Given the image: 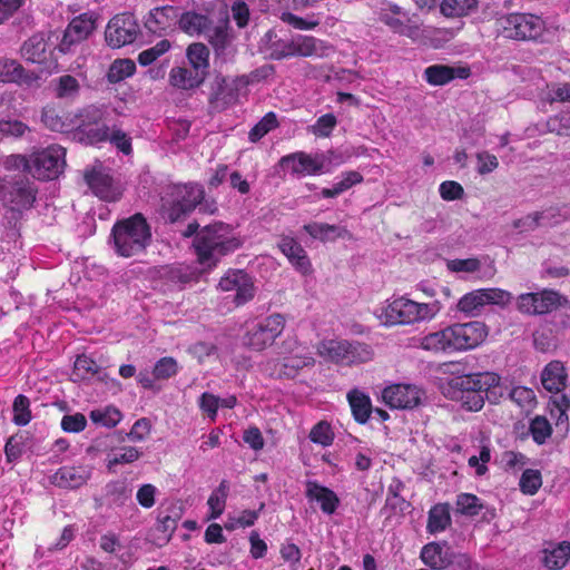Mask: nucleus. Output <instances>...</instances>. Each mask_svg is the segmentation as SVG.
I'll return each instance as SVG.
<instances>
[{
    "label": "nucleus",
    "instance_id": "72a5a7b5",
    "mask_svg": "<svg viewBox=\"0 0 570 570\" xmlns=\"http://www.w3.org/2000/svg\"><path fill=\"white\" fill-rule=\"evenodd\" d=\"M347 400L355 421L361 424L366 423L373 412L370 397L357 390H353L348 392Z\"/></svg>",
    "mask_w": 570,
    "mask_h": 570
},
{
    "label": "nucleus",
    "instance_id": "774afa93",
    "mask_svg": "<svg viewBox=\"0 0 570 570\" xmlns=\"http://www.w3.org/2000/svg\"><path fill=\"white\" fill-rule=\"evenodd\" d=\"M548 128L550 131H556L558 135L570 134V110L561 112L559 116L548 120Z\"/></svg>",
    "mask_w": 570,
    "mask_h": 570
},
{
    "label": "nucleus",
    "instance_id": "f8f14e48",
    "mask_svg": "<svg viewBox=\"0 0 570 570\" xmlns=\"http://www.w3.org/2000/svg\"><path fill=\"white\" fill-rule=\"evenodd\" d=\"M66 149L52 145L33 153L29 158V174L39 180L57 178L63 170Z\"/></svg>",
    "mask_w": 570,
    "mask_h": 570
},
{
    "label": "nucleus",
    "instance_id": "7c9ffc66",
    "mask_svg": "<svg viewBox=\"0 0 570 570\" xmlns=\"http://www.w3.org/2000/svg\"><path fill=\"white\" fill-rule=\"evenodd\" d=\"M209 22L207 16L195 11H186L178 19L179 29L189 36H203L208 30Z\"/></svg>",
    "mask_w": 570,
    "mask_h": 570
},
{
    "label": "nucleus",
    "instance_id": "de8ad7c7",
    "mask_svg": "<svg viewBox=\"0 0 570 570\" xmlns=\"http://www.w3.org/2000/svg\"><path fill=\"white\" fill-rule=\"evenodd\" d=\"M456 511L460 514L474 517L484 508L482 501L474 494L461 493L456 497Z\"/></svg>",
    "mask_w": 570,
    "mask_h": 570
},
{
    "label": "nucleus",
    "instance_id": "b1692460",
    "mask_svg": "<svg viewBox=\"0 0 570 570\" xmlns=\"http://www.w3.org/2000/svg\"><path fill=\"white\" fill-rule=\"evenodd\" d=\"M305 495L309 501L318 502L321 510L326 514H333L340 505L336 493L316 481L308 480L306 482Z\"/></svg>",
    "mask_w": 570,
    "mask_h": 570
},
{
    "label": "nucleus",
    "instance_id": "39448f33",
    "mask_svg": "<svg viewBox=\"0 0 570 570\" xmlns=\"http://www.w3.org/2000/svg\"><path fill=\"white\" fill-rule=\"evenodd\" d=\"M111 236L116 253L122 257L139 255L151 240L150 226L139 213L117 222Z\"/></svg>",
    "mask_w": 570,
    "mask_h": 570
},
{
    "label": "nucleus",
    "instance_id": "a19ab883",
    "mask_svg": "<svg viewBox=\"0 0 570 570\" xmlns=\"http://www.w3.org/2000/svg\"><path fill=\"white\" fill-rule=\"evenodd\" d=\"M485 306V299L482 288L472 291L463 295L458 302V309L466 315L476 316Z\"/></svg>",
    "mask_w": 570,
    "mask_h": 570
},
{
    "label": "nucleus",
    "instance_id": "0eeeda50",
    "mask_svg": "<svg viewBox=\"0 0 570 570\" xmlns=\"http://www.w3.org/2000/svg\"><path fill=\"white\" fill-rule=\"evenodd\" d=\"M436 311L434 304L416 303L405 297H399L377 308L375 315L381 324L394 326L431 320Z\"/></svg>",
    "mask_w": 570,
    "mask_h": 570
},
{
    "label": "nucleus",
    "instance_id": "a211bd4d",
    "mask_svg": "<svg viewBox=\"0 0 570 570\" xmlns=\"http://www.w3.org/2000/svg\"><path fill=\"white\" fill-rule=\"evenodd\" d=\"M281 166L291 169L294 175H316L322 171L324 161L321 156H311L303 151H297L284 156L279 160Z\"/></svg>",
    "mask_w": 570,
    "mask_h": 570
},
{
    "label": "nucleus",
    "instance_id": "c9c22d12",
    "mask_svg": "<svg viewBox=\"0 0 570 570\" xmlns=\"http://www.w3.org/2000/svg\"><path fill=\"white\" fill-rule=\"evenodd\" d=\"M293 57H312L324 55V42L312 36L298 35L293 38Z\"/></svg>",
    "mask_w": 570,
    "mask_h": 570
},
{
    "label": "nucleus",
    "instance_id": "f3484780",
    "mask_svg": "<svg viewBox=\"0 0 570 570\" xmlns=\"http://www.w3.org/2000/svg\"><path fill=\"white\" fill-rule=\"evenodd\" d=\"M218 286L224 292H235L234 302L243 305L255 296L253 278L242 269H230L223 276Z\"/></svg>",
    "mask_w": 570,
    "mask_h": 570
},
{
    "label": "nucleus",
    "instance_id": "4468645a",
    "mask_svg": "<svg viewBox=\"0 0 570 570\" xmlns=\"http://www.w3.org/2000/svg\"><path fill=\"white\" fill-rule=\"evenodd\" d=\"M562 299L564 298L557 291L552 289L524 293L517 298V309L525 315H542L560 306Z\"/></svg>",
    "mask_w": 570,
    "mask_h": 570
},
{
    "label": "nucleus",
    "instance_id": "bb28decb",
    "mask_svg": "<svg viewBox=\"0 0 570 570\" xmlns=\"http://www.w3.org/2000/svg\"><path fill=\"white\" fill-rule=\"evenodd\" d=\"M469 69L453 68L446 65H432L424 70V78L432 86H444L455 78L469 77Z\"/></svg>",
    "mask_w": 570,
    "mask_h": 570
},
{
    "label": "nucleus",
    "instance_id": "8fccbe9b",
    "mask_svg": "<svg viewBox=\"0 0 570 570\" xmlns=\"http://www.w3.org/2000/svg\"><path fill=\"white\" fill-rule=\"evenodd\" d=\"M529 433L537 444H544L552 434L550 422L541 415H537L530 421Z\"/></svg>",
    "mask_w": 570,
    "mask_h": 570
},
{
    "label": "nucleus",
    "instance_id": "37998d69",
    "mask_svg": "<svg viewBox=\"0 0 570 570\" xmlns=\"http://www.w3.org/2000/svg\"><path fill=\"white\" fill-rule=\"evenodd\" d=\"M55 95L59 99H75L80 92V83L71 75H63L55 81Z\"/></svg>",
    "mask_w": 570,
    "mask_h": 570
},
{
    "label": "nucleus",
    "instance_id": "338daca9",
    "mask_svg": "<svg viewBox=\"0 0 570 570\" xmlns=\"http://www.w3.org/2000/svg\"><path fill=\"white\" fill-rule=\"evenodd\" d=\"M99 373L98 364L87 355H80L75 361V374L85 379L89 374Z\"/></svg>",
    "mask_w": 570,
    "mask_h": 570
},
{
    "label": "nucleus",
    "instance_id": "e2e57ef3",
    "mask_svg": "<svg viewBox=\"0 0 570 570\" xmlns=\"http://www.w3.org/2000/svg\"><path fill=\"white\" fill-rule=\"evenodd\" d=\"M485 299V305L493 304L499 306H507L512 301V294L501 288H482Z\"/></svg>",
    "mask_w": 570,
    "mask_h": 570
},
{
    "label": "nucleus",
    "instance_id": "f03ea898",
    "mask_svg": "<svg viewBox=\"0 0 570 570\" xmlns=\"http://www.w3.org/2000/svg\"><path fill=\"white\" fill-rule=\"evenodd\" d=\"M242 240L235 236L229 225L222 222L205 226L195 236L194 247L200 265L215 267L222 257L235 252Z\"/></svg>",
    "mask_w": 570,
    "mask_h": 570
},
{
    "label": "nucleus",
    "instance_id": "bf43d9fd",
    "mask_svg": "<svg viewBox=\"0 0 570 570\" xmlns=\"http://www.w3.org/2000/svg\"><path fill=\"white\" fill-rule=\"evenodd\" d=\"M27 130L28 126L20 120H0V140L21 137Z\"/></svg>",
    "mask_w": 570,
    "mask_h": 570
},
{
    "label": "nucleus",
    "instance_id": "f704fd0d",
    "mask_svg": "<svg viewBox=\"0 0 570 570\" xmlns=\"http://www.w3.org/2000/svg\"><path fill=\"white\" fill-rule=\"evenodd\" d=\"M303 228L313 238H317L322 242L334 240L336 238H344L346 235H348L346 228L325 223H311L304 225Z\"/></svg>",
    "mask_w": 570,
    "mask_h": 570
},
{
    "label": "nucleus",
    "instance_id": "680f3d73",
    "mask_svg": "<svg viewBox=\"0 0 570 570\" xmlns=\"http://www.w3.org/2000/svg\"><path fill=\"white\" fill-rule=\"evenodd\" d=\"M81 132H83L90 144L105 141L109 137V127L106 125H79Z\"/></svg>",
    "mask_w": 570,
    "mask_h": 570
},
{
    "label": "nucleus",
    "instance_id": "09e8293b",
    "mask_svg": "<svg viewBox=\"0 0 570 570\" xmlns=\"http://www.w3.org/2000/svg\"><path fill=\"white\" fill-rule=\"evenodd\" d=\"M89 416L94 423L100 424L106 428H114L121 420L120 411L114 406L92 410Z\"/></svg>",
    "mask_w": 570,
    "mask_h": 570
},
{
    "label": "nucleus",
    "instance_id": "1a4fd4ad",
    "mask_svg": "<svg viewBox=\"0 0 570 570\" xmlns=\"http://www.w3.org/2000/svg\"><path fill=\"white\" fill-rule=\"evenodd\" d=\"M420 558L432 570H469L471 567L469 556L454 551L448 541L426 543Z\"/></svg>",
    "mask_w": 570,
    "mask_h": 570
},
{
    "label": "nucleus",
    "instance_id": "a18cd8bd",
    "mask_svg": "<svg viewBox=\"0 0 570 570\" xmlns=\"http://www.w3.org/2000/svg\"><path fill=\"white\" fill-rule=\"evenodd\" d=\"M136 70V65L130 59H118L115 60L108 72L107 79L110 83H117L122 81L124 79L134 75Z\"/></svg>",
    "mask_w": 570,
    "mask_h": 570
},
{
    "label": "nucleus",
    "instance_id": "473e14b6",
    "mask_svg": "<svg viewBox=\"0 0 570 570\" xmlns=\"http://www.w3.org/2000/svg\"><path fill=\"white\" fill-rule=\"evenodd\" d=\"M478 0H442L440 12L446 18H461L476 12Z\"/></svg>",
    "mask_w": 570,
    "mask_h": 570
},
{
    "label": "nucleus",
    "instance_id": "393cba45",
    "mask_svg": "<svg viewBox=\"0 0 570 570\" xmlns=\"http://www.w3.org/2000/svg\"><path fill=\"white\" fill-rule=\"evenodd\" d=\"M379 20L387 26L393 32L405 36L413 41L421 37L420 24L411 18L401 19L399 16L392 14L389 10H381L379 12Z\"/></svg>",
    "mask_w": 570,
    "mask_h": 570
},
{
    "label": "nucleus",
    "instance_id": "052dcab7",
    "mask_svg": "<svg viewBox=\"0 0 570 570\" xmlns=\"http://www.w3.org/2000/svg\"><path fill=\"white\" fill-rule=\"evenodd\" d=\"M309 439L312 442L327 446L333 442V433L331 426L326 422L317 423L309 432Z\"/></svg>",
    "mask_w": 570,
    "mask_h": 570
},
{
    "label": "nucleus",
    "instance_id": "9d476101",
    "mask_svg": "<svg viewBox=\"0 0 570 570\" xmlns=\"http://www.w3.org/2000/svg\"><path fill=\"white\" fill-rule=\"evenodd\" d=\"M499 32L512 40H537L544 30V21L531 13H510L498 20Z\"/></svg>",
    "mask_w": 570,
    "mask_h": 570
},
{
    "label": "nucleus",
    "instance_id": "aec40b11",
    "mask_svg": "<svg viewBox=\"0 0 570 570\" xmlns=\"http://www.w3.org/2000/svg\"><path fill=\"white\" fill-rule=\"evenodd\" d=\"M39 77L35 71L27 70L14 59H3L0 61V81L12 82L17 85L31 86L38 81Z\"/></svg>",
    "mask_w": 570,
    "mask_h": 570
},
{
    "label": "nucleus",
    "instance_id": "6e6552de",
    "mask_svg": "<svg viewBox=\"0 0 570 570\" xmlns=\"http://www.w3.org/2000/svg\"><path fill=\"white\" fill-rule=\"evenodd\" d=\"M317 352L327 361L346 365L368 362L373 357L371 346L358 341H323L320 343Z\"/></svg>",
    "mask_w": 570,
    "mask_h": 570
},
{
    "label": "nucleus",
    "instance_id": "864d4df0",
    "mask_svg": "<svg viewBox=\"0 0 570 570\" xmlns=\"http://www.w3.org/2000/svg\"><path fill=\"white\" fill-rule=\"evenodd\" d=\"M170 49V42L166 39L160 40L154 47H150L138 55V62L141 66H149L157 60L161 55Z\"/></svg>",
    "mask_w": 570,
    "mask_h": 570
},
{
    "label": "nucleus",
    "instance_id": "6ab92c4d",
    "mask_svg": "<svg viewBox=\"0 0 570 570\" xmlns=\"http://www.w3.org/2000/svg\"><path fill=\"white\" fill-rule=\"evenodd\" d=\"M278 248L297 272L303 275H307L312 272V264L306 250L296 239L289 236H283L278 243Z\"/></svg>",
    "mask_w": 570,
    "mask_h": 570
},
{
    "label": "nucleus",
    "instance_id": "cd10ccee",
    "mask_svg": "<svg viewBox=\"0 0 570 570\" xmlns=\"http://www.w3.org/2000/svg\"><path fill=\"white\" fill-rule=\"evenodd\" d=\"M90 472L85 466H62L52 475V483L60 488L77 489L85 484Z\"/></svg>",
    "mask_w": 570,
    "mask_h": 570
},
{
    "label": "nucleus",
    "instance_id": "5fc2aeb1",
    "mask_svg": "<svg viewBox=\"0 0 570 570\" xmlns=\"http://www.w3.org/2000/svg\"><path fill=\"white\" fill-rule=\"evenodd\" d=\"M178 364L175 358L166 356L161 357L154 366L153 376L156 380H168L176 375Z\"/></svg>",
    "mask_w": 570,
    "mask_h": 570
},
{
    "label": "nucleus",
    "instance_id": "79ce46f5",
    "mask_svg": "<svg viewBox=\"0 0 570 570\" xmlns=\"http://www.w3.org/2000/svg\"><path fill=\"white\" fill-rule=\"evenodd\" d=\"M569 557L570 543L563 541L552 550L544 551L543 563L548 569L560 570L567 564Z\"/></svg>",
    "mask_w": 570,
    "mask_h": 570
},
{
    "label": "nucleus",
    "instance_id": "9b49d317",
    "mask_svg": "<svg viewBox=\"0 0 570 570\" xmlns=\"http://www.w3.org/2000/svg\"><path fill=\"white\" fill-rule=\"evenodd\" d=\"M55 50L56 45L51 41V32L41 31L24 40L19 52L26 62L38 65L41 70L51 72L58 67Z\"/></svg>",
    "mask_w": 570,
    "mask_h": 570
},
{
    "label": "nucleus",
    "instance_id": "2eb2a0df",
    "mask_svg": "<svg viewBox=\"0 0 570 570\" xmlns=\"http://www.w3.org/2000/svg\"><path fill=\"white\" fill-rule=\"evenodd\" d=\"M139 31L131 13L115 16L107 24L106 41L112 48H120L135 41Z\"/></svg>",
    "mask_w": 570,
    "mask_h": 570
},
{
    "label": "nucleus",
    "instance_id": "6e6d98bb",
    "mask_svg": "<svg viewBox=\"0 0 570 570\" xmlns=\"http://www.w3.org/2000/svg\"><path fill=\"white\" fill-rule=\"evenodd\" d=\"M541 474L538 470L528 469L520 478V489L524 494H534L541 487Z\"/></svg>",
    "mask_w": 570,
    "mask_h": 570
},
{
    "label": "nucleus",
    "instance_id": "4c0bfd02",
    "mask_svg": "<svg viewBox=\"0 0 570 570\" xmlns=\"http://www.w3.org/2000/svg\"><path fill=\"white\" fill-rule=\"evenodd\" d=\"M451 524L449 504H436L429 511L426 530L434 534L444 531Z\"/></svg>",
    "mask_w": 570,
    "mask_h": 570
},
{
    "label": "nucleus",
    "instance_id": "ea45409f",
    "mask_svg": "<svg viewBox=\"0 0 570 570\" xmlns=\"http://www.w3.org/2000/svg\"><path fill=\"white\" fill-rule=\"evenodd\" d=\"M534 347L540 352H550L557 348L558 337L551 324H542L533 333Z\"/></svg>",
    "mask_w": 570,
    "mask_h": 570
},
{
    "label": "nucleus",
    "instance_id": "ddd939ff",
    "mask_svg": "<svg viewBox=\"0 0 570 570\" xmlns=\"http://www.w3.org/2000/svg\"><path fill=\"white\" fill-rule=\"evenodd\" d=\"M284 327L285 320L281 314L269 315L247 330L244 344L255 351H263L274 343Z\"/></svg>",
    "mask_w": 570,
    "mask_h": 570
},
{
    "label": "nucleus",
    "instance_id": "4be33fe9",
    "mask_svg": "<svg viewBox=\"0 0 570 570\" xmlns=\"http://www.w3.org/2000/svg\"><path fill=\"white\" fill-rule=\"evenodd\" d=\"M95 23L90 18L80 16L75 18L67 27L61 43L59 45V51L66 53L69 47L86 39L94 30Z\"/></svg>",
    "mask_w": 570,
    "mask_h": 570
},
{
    "label": "nucleus",
    "instance_id": "5701e85b",
    "mask_svg": "<svg viewBox=\"0 0 570 570\" xmlns=\"http://www.w3.org/2000/svg\"><path fill=\"white\" fill-rule=\"evenodd\" d=\"M85 180L92 193L102 200L116 202L120 197V191L111 184V178L101 171H86Z\"/></svg>",
    "mask_w": 570,
    "mask_h": 570
},
{
    "label": "nucleus",
    "instance_id": "423d86ee",
    "mask_svg": "<svg viewBox=\"0 0 570 570\" xmlns=\"http://www.w3.org/2000/svg\"><path fill=\"white\" fill-rule=\"evenodd\" d=\"M204 198V189L197 184L168 185L161 195V215L176 223L193 212Z\"/></svg>",
    "mask_w": 570,
    "mask_h": 570
},
{
    "label": "nucleus",
    "instance_id": "c756f323",
    "mask_svg": "<svg viewBox=\"0 0 570 570\" xmlns=\"http://www.w3.org/2000/svg\"><path fill=\"white\" fill-rule=\"evenodd\" d=\"M556 210L549 208L542 212H534L520 219L514 220L513 227L520 232H531L540 226H551L558 220H554Z\"/></svg>",
    "mask_w": 570,
    "mask_h": 570
},
{
    "label": "nucleus",
    "instance_id": "0e129e2a",
    "mask_svg": "<svg viewBox=\"0 0 570 570\" xmlns=\"http://www.w3.org/2000/svg\"><path fill=\"white\" fill-rule=\"evenodd\" d=\"M491 460V451L489 446H482L479 455L469 458L468 464L475 470L478 476H482L488 472L487 463Z\"/></svg>",
    "mask_w": 570,
    "mask_h": 570
},
{
    "label": "nucleus",
    "instance_id": "c03bdc74",
    "mask_svg": "<svg viewBox=\"0 0 570 570\" xmlns=\"http://www.w3.org/2000/svg\"><path fill=\"white\" fill-rule=\"evenodd\" d=\"M275 73V67L273 65L265 63L252 70L249 73L238 77L236 80L237 86H253L261 82H267L274 79Z\"/></svg>",
    "mask_w": 570,
    "mask_h": 570
},
{
    "label": "nucleus",
    "instance_id": "e433bc0d",
    "mask_svg": "<svg viewBox=\"0 0 570 570\" xmlns=\"http://www.w3.org/2000/svg\"><path fill=\"white\" fill-rule=\"evenodd\" d=\"M199 275L200 272L197 267L183 264L170 267L166 273L168 282L180 288L190 283L197 282Z\"/></svg>",
    "mask_w": 570,
    "mask_h": 570
},
{
    "label": "nucleus",
    "instance_id": "69168bd1",
    "mask_svg": "<svg viewBox=\"0 0 570 570\" xmlns=\"http://www.w3.org/2000/svg\"><path fill=\"white\" fill-rule=\"evenodd\" d=\"M87 419L82 413L63 415L61 419V429L68 433H78L85 430Z\"/></svg>",
    "mask_w": 570,
    "mask_h": 570
},
{
    "label": "nucleus",
    "instance_id": "4d7b16f0",
    "mask_svg": "<svg viewBox=\"0 0 570 570\" xmlns=\"http://www.w3.org/2000/svg\"><path fill=\"white\" fill-rule=\"evenodd\" d=\"M140 452L134 446H124L118 452L112 453L108 458V468L117 464H128L138 460Z\"/></svg>",
    "mask_w": 570,
    "mask_h": 570
},
{
    "label": "nucleus",
    "instance_id": "58836bf2",
    "mask_svg": "<svg viewBox=\"0 0 570 570\" xmlns=\"http://www.w3.org/2000/svg\"><path fill=\"white\" fill-rule=\"evenodd\" d=\"M187 59L193 69L207 76L209 67V50L200 42L191 43L187 48Z\"/></svg>",
    "mask_w": 570,
    "mask_h": 570
},
{
    "label": "nucleus",
    "instance_id": "2f4dec72",
    "mask_svg": "<svg viewBox=\"0 0 570 570\" xmlns=\"http://www.w3.org/2000/svg\"><path fill=\"white\" fill-rule=\"evenodd\" d=\"M265 52L269 59L282 60L288 57H293L294 45L293 38L291 40L276 39V35L273 30H269L265 35Z\"/></svg>",
    "mask_w": 570,
    "mask_h": 570
},
{
    "label": "nucleus",
    "instance_id": "dca6fc26",
    "mask_svg": "<svg viewBox=\"0 0 570 570\" xmlns=\"http://www.w3.org/2000/svg\"><path fill=\"white\" fill-rule=\"evenodd\" d=\"M423 392L416 385L394 384L382 392L384 403L391 409L410 410L421 404Z\"/></svg>",
    "mask_w": 570,
    "mask_h": 570
},
{
    "label": "nucleus",
    "instance_id": "20e7f679",
    "mask_svg": "<svg viewBox=\"0 0 570 570\" xmlns=\"http://www.w3.org/2000/svg\"><path fill=\"white\" fill-rule=\"evenodd\" d=\"M36 194L33 184L22 175L0 179V202L7 208L3 219L8 227H17L22 213L36 202Z\"/></svg>",
    "mask_w": 570,
    "mask_h": 570
},
{
    "label": "nucleus",
    "instance_id": "49530a36",
    "mask_svg": "<svg viewBox=\"0 0 570 570\" xmlns=\"http://www.w3.org/2000/svg\"><path fill=\"white\" fill-rule=\"evenodd\" d=\"M203 36L209 41L215 50H224L230 40L226 23L213 26V22L210 21L208 30H206Z\"/></svg>",
    "mask_w": 570,
    "mask_h": 570
},
{
    "label": "nucleus",
    "instance_id": "a878e982",
    "mask_svg": "<svg viewBox=\"0 0 570 570\" xmlns=\"http://www.w3.org/2000/svg\"><path fill=\"white\" fill-rule=\"evenodd\" d=\"M568 374L560 361L548 363L541 373L542 386L550 393L559 394L567 389Z\"/></svg>",
    "mask_w": 570,
    "mask_h": 570
},
{
    "label": "nucleus",
    "instance_id": "13d9d810",
    "mask_svg": "<svg viewBox=\"0 0 570 570\" xmlns=\"http://www.w3.org/2000/svg\"><path fill=\"white\" fill-rule=\"evenodd\" d=\"M337 124L333 114L321 116L314 125L309 127V131L317 137H328Z\"/></svg>",
    "mask_w": 570,
    "mask_h": 570
},
{
    "label": "nucleus",
    "instance_id": "c85d7f7f",
    "mask_svg": "<svg viewBox=\"0 0 570 570\" xmlns=\"http://www.w3.org/2000/svg\"><path fill=\"white\" fill-rule=\"evenodd\" d=\"M205 78L206 76L193 69V67H174L169 72L171 86L185 90L200 86Z\"/></svg>",
    "mask_w": 570,
    "mask_h": 570
},
{
    "label": "nucleus",
    "instance_id": "412c9836",
    "mask_svg": "<svg viewBox=\"0 0 570 570\" xmlns=\"http://www.w3.org/2000/svg\"><path fill=\"white\" fill-rule=\"evenodd\" d=\"M179 17L180 13L177 7H157L149 12L145 26L149 31L154 33H160L178 22Z\"/></svg>",
    "mask_w": 570,
    "mask_h": 570
},
{
    "label": "nucleus",
    "instance_id": "603ef678",
    "mask_svg": "<svg viewBox=\"0 0 570 570\" xmlns=\"http://www.w3.org/2000/svg\"><path fill=\"white\" fill-rule=\"evenodd\" d=\"M30 401L27 396L19 394L13 401V422L19 426L27 425L31 420Z\"/></svg>",
    "mask_w": 570,
    "mask_h": 570
},
{
    "label": "nucleus",
    "instance_id": "f257e3e1",
    "mask_svg": "<svg viewBox=\"0 0 570 570\" xmlns=\"http://www.w3.org/2000/svg\"><path fill=\"white\" fill-rule=\"evenodd\" d=\"M488 336V327L479 321L455 323L420 338L419 346L430 352H464L478 347Z\"/></svg>",
    "mask_w": 570,
    "mask_h": 570
},
{
    "label": "nucleus",
    "instance_id": "7ed1b4c3",
    "mask_svg": "<svg viewBox=\"0 0 570 570\" xmlns=\"http://www.w3.org/2000/svg\"><path fill=\"white\" fill-rule=\"evenodd\" d=\"M499 382L500 376L490 372L458 376L449 382L444 394L463 409L476 412L484 405V393Z\"/></svg>",
    "mask_w": 570,
    "mask_h": 570
},
{
    "label": "nucleus",
    "instance_id": "3c124183",
    "mask_svg": "<svg viewBox=\"0 0 570 570\" xmlns=\"http://www.w3.org/2000/svg\"><path fill=\"white\" fill-rule=\"evenodd\" d=\"M277 126L278 121L276 115L274 112H268L250 129L248 139L252 142H257Z\"/></svg>",
    "mask_w": 570,
    "mask_h": 570
}]
</instances>
